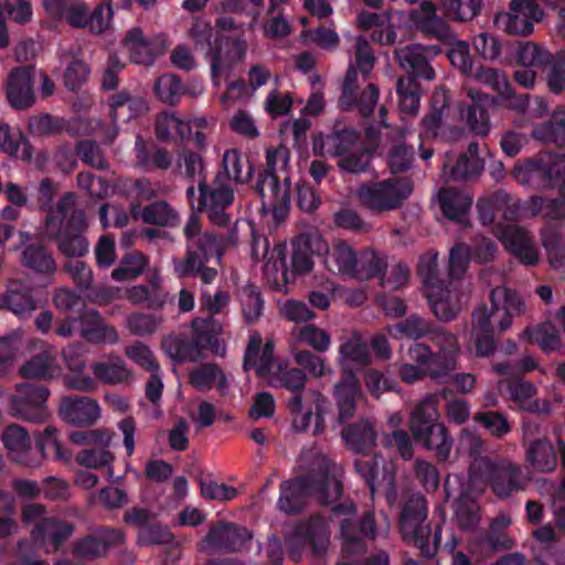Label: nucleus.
I'll use <instances>...</instances> for the list:
<instances>
[{
    "label": "nucleus",
    "instance_id": "obj_57",
    "mask_svg": "<svg viewBox=\"0 0 565 565\" xmlns=\"http://www.w3.org/2000/svg\"><path fill=\"white\" fill-rule=\"evenodd\" d=\"M148 265V258L141 253L125 255L113 270L111 277L117 281L134 280L139 277Z\"/></svg>",
    "mask_w": 565,
    "mask_h": 565
},
{
    "label": "nucleus",
    "instance_id": "obj_43",
    "mask_svg": "<svg viewBox=\"0 0 565 565\" xmlns=\"http://www.w3.org/2000/svg\"><path fill=\"white\" fill-rule=\"evenodd\" d=\"M510 399L522 411L530 413H545L550 409V403H540L534 398L536 388L526 381L513 380L508 384Z\"/></svg>",
    "mask_w": 565,
    "mask_h": 565
},
{
    "label": "nucleus",
    "instance_id": "obj_30",
    "mask_svg": "<svg viewBox=\"0 0 565 565\" xmlns=\"http://www.w3.org/2000/svg\"><path fill=\"white\" fill-rule=\"evenodd\" d=\"M124 542V534L116 529H99L75 542L73 552L83 558H95L106 554L113 545Z\"/></svg>",
    "mask_w": 565,
    "mask_h": 565
},
{
    "label": "nucleus",
    "instance_id": "obj_24",
    "mask_svg": "<svg viewBox=\"0 0 565 565\" xmlns=\"http://www.w3.org/2000/svg\"><path fill=\"white\" fill-rule=\"evenodd\" d=\"M367 136L372 142L377 138L380 140L385 138L386 141L392 143L387 152V164L393 173L407 170L412 166L414 153L401 141L405 138L404 130L391 128L382 120L379 131L373 126L367 128Z\"/></svg>",
    "mask_w": 565,
    "mask_h": 565
},
{
    "label": "nucleus",
    "instance_id": "obj_20",
    "mask_svg": "<svg viewBox=\"0 0 565 565\" xmlns=\"http://www.w3.org/2000/svg\"><path fill=\"white\" fill-rule=\"evenodd\" d=\"M541 426L534 420L522 425L525 462L535 472H551L556 468L557 456L552 443L541 435Z\"/></svg>",
    "mask_w": 565,
    "mask_h": 565
},
{
    "label": "nucleus",
    "instance_id": "obj_50",
    "mask_svg": "<svg viewBox=\"0 0 565 565\" xmlns=\"http://www.w3.org/2000/svg\"><path fill=\"white\" fill-rule=\"evenodd\" d=\"M22 264L39 274L52 275L56 264L52 255L41 245H29L22 252Z\"/></svg>",
    "mask_w": 565,
    "mask_h": 565
},
{
    "label": "nucleus",
    "instance_id": "obj_33",
    "mask_svg": "<svg viewBox=\"0 0 565 565\" xmlns=\"http://www.w3.org/2000/svg\"><path fill=\"white\" fill-rule=\"evenodd\" d=\"M438 52L439 50L437 47L428 49L414 44L397 50L395 55L401 67L411 73L413 75L412 77H422L430 81L435 77V72L428 64L427 55L428 53L436 55Z\"/></svg>",
    "mask_w": 565,
    "mask_h": 565
},
{
    "label": "nucleus",
    "instance_id": "obj_54",
    "mask_svg": "<svg viewBox=\"0 0 565 565\" xmlns=\"http://www.w3.org/2000/svg\"><path fill=\"white\" fill-rule=\"evenodd\" d=\"M156 131L159 138H185L191 132L190 121L183 120L174 113H161L156 122Z\"/></svg>",
    "mask_w": 565,
    "mask_h": 565
},
{
    "label": "nucleus",
    "instance_id": "obj_22",
    "mask_svg": "<svg viewBox=\"0 0 565 565\" xmlns=\"http://www.w3.org/2000/svg\"><path fill=\"white\" fill-rule=\"evenodd\" d=\"M310 247L315 254L326 255L324 265L330 271L352 278L356 252L349 243L337 239L329 246L326 239L316 235L310 237Z\"/></svg>",
    "mask_w": 565,
    "mask_h": 565
},
{
    "label": "nucleus",
    "instance_id": "obj_28",
    "mask_svg": "<svg viewBox=\"0 0 565 565\" xmlns=\"http://www.w3.org/2000/svg\"><path fill=\"white\" fill-rule=\"evenodd\" d=\"M250 539V533L246 529L218 524L210 529L201 541L200 548L205 552H234L242 550Z\"/></svg>",
    "mask_w": 565,
    "mask_h": 565
},
{
    "label": "nucleus",
    "instance_id": "obj_47",
    "mask_svg": "<svg viewBox=\"0 0 565 565\" xmlns=\"http://www.w3.org/2000/svg\"><path fill=\"white\" fill-rule=\"evenodd\" d=\"M438 201L445 216L458 222H463L471 206L472 198L462 191L443 189L438 193Z\"/></svg>",
    "mask_w": 565,
    "mask_h": 565
},
{
    "label": "nucleus",
    "instance_id": "obj_51",
    "mask_svg": "<svg viewBox=\"0 0 565 565\" xmlns=\"http://www.w3.org/2000/svg\"><path fill=\"white\" fill-rule=\"evenodd\" d=\"M385 268V262L372 248H365L356 253V260L354 265V273L352 278L370 279L379 276Z\"/></svg>",
    "mask_w": 565,
    "mask_h": 565
},
{
    "label": "nucleus",
    "instance_id": "obj_16",
    "mask_svg": "<svg viewBox=\"0 0 565 565\" xmlns=\"http://www.w3.org/2000/svg\"><path fill=\"white\" fill-rule=\"evenodd\" d=\"M263 243L265 258L264 273L269 282L275 285H279L280 280L282 282H288L290 280V275L305 274L312 269L313 263L309 250L311 253L313 252L310 247V241L308 244H295L291 257V270H289L286 265V243H277L271 249L268 247L267 239H264Z\"/></svg>",
    "mask_w": 565,
    "mask_h": 565
},
{
    "label": "nucleus",
    "instance_id": "obj_45",
    "mask_svg": "<svg viewBox=\"0 0 565 565\" xmlns=\"http://www.w3.org/2000/svg\"><path fill=\"white\" fill-rule=\"evenodd\" d=\"M19 372L25 379H52L60 374L61 369L56 363L55 352L49 349L24 362Z\"/></svg>",
    "mask_w": 565,
    "mask_h": 565
},
{
    "label": "nucleus",
    "instance_id": "obj_15",
    "mask_svg": "<svg viewBox=\"0 0 565 565\" xmlns=\"http://www.w3.org/2000/svg\"><path fill=\"white\" fill-rule=\"evenodd\" d=\"M330 525L322 516H313L300 522L287 537L288 555L299 562L307 555L323 557L330 546Z\"/></svg>",
    "mask_w": 565,
    "mask_h": 565
},
{
    "label": "nucleus",
    "instance_id": "obj_23",
    "mask_svg": "<svg viewBox=\"0 0 565 565\" xmlns=\"http://www.w3.org/2000/svg\"><path fill=\"white\" fill-rule=\"evenodd\" d=\"M246 54L247 43L244 38L221 40L209 57L213 84L220 86V77L228 74L235 65L243 62Z\"/></svg>",
    "mask_w": 565,
    "mask_h": 565
},
{
    "label": "nucleus",
    "instance_id": "obj_44",
    "mask_svg": "<svg viewBox=\"0 0 565 565\" xmlns=\"http://www.w3.org/2000/svg\"><path fill=\"white\" fill-rule=\"evenodd\" d=\"M354 134L350 131H334L319 135L313 139V152L321 157H341L348 152L354 142Z\"/></svg>",
    "mask_w": 565,
    "mask_h": 565
},
{
    "label": "nucleus",
    "instance_id": "obj_19",
    "mask_svg": "<svg viewBox=\"0 0 565 565\" xmlns=\"http://www.w3.org/2000/svg\"><path fill=\"white\" fill-rule=\"evenodd\" d=\"M49 390L41 385L20 384L9 399V412L12 416L31 423H43L49 416Z\"/></svg>",
    "mask_w": 565,
    "mask_h": 565
},
{
    "label": "nucleus",
    "instance_id": "obj_29",
    "mask_svg": "<svg viewBox=\"0 0 565 565\" xmlns=\"http://www.w3.org/2000/svg\"><path fill=\"white\" fill-rule=\"evenodd\" d=\"M122 45L130 54L132 62L137 64H149L153 62L157 55L166 50L168 42L164 35L149 40L143 35L139 26H134L128 30Z\"/></svg>",
    "mask_w": 565,
    "mask_h": 565
},
{
    "label": "nucleus",
    "instance_id": "obj_62",
    "mask_svg": "<svg viewBox=\"0 0 565 565\" xmlns=\"http://www.w3.org/2000/svg\"><path fill=\"white\" fill-rule=\"evenodd\" d=\"M500 97L505 100L509 108L518 111L529 109L535 117H543L547 113V106L542 98H531L527 95H516L511 87L509 93L500 94Z\"/></svg>",
    "mask_w": 565,
    "mask_h": 565
},
{
    "label": "nucleus",
    "instance_id": "obj_58",
    "mask_svg": "<svg viewBox=\"0 0 565 565\" xmlns=\"http://www.w3.org/2000/svg\"><path fill=\"white\" fill-rule=\"evenodd\" d=\"M399 109L402 115L414 116L419 106L418 85L414 77L399 78L397 82Z\"/></svg>",
    "mask_w": 565,
    "mask_h": 565
},
{
    "label": "nucleus",
    "instance_id": "obj_55",
    "mask_svg": "<svg viewBox=\"0 0 565 565\" xmlns=\"http://www.w3.org/2000/svg\"><path fill=\"white\" fill-rule=\"evenodd\" d=\"M0 150L22 160H28L31 157L28 141L21 134L12 132L7 124H0Z\"/></svg>",
    "mask_w": 565,
    "mask_h": 565
},
{
    "label": "nucleus",
    "instance_id": "obj_52",
    "mask_svg": "<svg viewBox=\"0 0 565 565\" xmlns=\"http://www.w3.org/2000/svg\"><path fill=\"white\" fill-rule=\"evenodd\" d=\"M522 338L531 344H537L544 351H553L561 344L558 331L550 322L527 328Z\"/></svg>",
    "mask_w": 565,
    "mask_h": 565
},
{
    "label": "nucleus",
    "instance_id": "obj_34",
    "mask_svg": "<svg viewBox=\"0 0 565 565\" xmlns=\"http://www.w3.org/2000/svg\"><path fill=\"white\" fill-rule=\"evenodd\" d=\"M225 178L217 175L213 188L207 191L205 183L200 180V189L198 193L193 185L186 190L190 204L193 209L202 210V204L221 205L224 207L230 206L234 200V193L231 185L225 182Z\"/></svg>",
    "mask_w": 565,
    "mask_h": 565
},
{
    "label": "nucleus",
    "instance_id": "obj_42",
    "mask_svg": "<svg viewBox=\"0 0 565 565\" xmlns=\"http://www.w3.org/2000/svg\"><path fill=\"white\" fill-rule=\"evenodd\" d=\"M73 532V524L50 516L34 526L31 536L36 543H50L56 550Z\"/></svg>",
    "mask_w": 565,
    "mask_h": 565
},
{
    "label": "nucleus",
    "instance_id": "obj_9",
    "mask_svg": "<svg viewBox=\"0 0 565 565\" xmlns=\"http://www.w3.org/2000/svg\"><path fill=\"white\" fill-rule=\"evenodd\" d=\"M371 355L363 337L353 332L339 348L338 363L348 373L344 379L334 386V398L339 409V420L351 418L355 412V402L361 394L358 379L351 373L353 365L362 366L370 363Z\"/></svg>",
    "mask_w": 565,
    "mask_h": 565
},
{
    "label": "nucleus",
    "instance_id": "obj_8",
    "mask_svg": "<svg viewBox=\"0 0 565 565\" xmlns=\"http://www.w3.org/2000/svg\"><path fill=\"white\" fill-rule=\"evenodd\" d=\"M290 160V152L285 146L268 148L266 151L267 170L259 175L256 191L262 200V212L271 214L276 223L284 221L289 212V178L279 184L276 173L284 172Z\"/></svg>",
    "mask_w": 565,
    "mask_h": 565
},
{
    "label": "nucleus",
    "instance_id": "obj_14",
    "mask_svg": "<svg viewBox=\"0 0 565 565\" xmlns=\"http://www.w3.org/2000/svg\"><path fill=\"white\" fill-rule=\"evenodd\" d=\"M427 504L420 493H413L405 500L401 515L399 530L403 537L413 543L425 557H431L439 542V534H435L430 543V527L426 523Z\"/></svg>",
    "mask_w": 565,
    "mask_h": 565
},
{
    "label": "nucleus",
    "instance_id": "obj_41",
    "mask_svg": "<svg viewBox=\"0 0 565 565\" xmlns=\"http://www.w3.org/2000/svg\"><path fill=\"white\" fill-rule=\"evenodd\" d=\"M511 523L512 520L509 514H499L490 524L489 535L470 545V552L475 553L477 545L484 550L486 553L512 548L514 541L504 533Z\"/></svg>",
    "mask_w": 565,
    "mask_h": 565
},
{
    "label": "nucleus",
    "instance_id": "obj_21",
    "mask_svg": "<svg viewBox=\"0 0 565 565\" xmlns=\"http://www.w3.org/2000/svg\"><path fill=\"white\" fill-rule=\"evenodd\" d=\"M493 233L504 248L525 266H535L540 260V249L533 235L523 227L508 223L495 224Z\"/></svg>",
    "mask_w": 565,
    "mask_h": 565
},
{
    "label": "nucleus",
    "instance_id": "obj_39",
    "mask_svg": "<svg viewBox=\"0 0 565 565\" xmlns=\"http://www.w3.org/2000/svg\"><path fill=\"white\" fill-rule=\"evenodd\" d=\"M63 358L70 371L75 375L65 379V385L71 390L90 391L95 387V382L89 375H83L85 363L82 360L83 348L78 344H70L62 351Z\"/></svg>",
    "mask_w": 565,
    "mask_h": 565
},
{
    "label": "nucleus",
    "instance_id": "obj_35",
    "mask_svg": "<svg viewBox=\"0 0 565 565\" xmlns=\"http://www.w3.org/2000/svg\"><path fill=\"white\" fill-rule=\"evenodd\" d=\"M7 98L15 109L30 107L34 102L33 82L31 70L17 67L8 76Z\"/></svg>",
    "mask_w": 565,
    "mask_h": 565
},
{
    "label": "nucleus",
    "instance_id": "obj_5",
    "mask_svg": "<svg viewBox=\"0 0 565 565\" xmlns=\"http://www.w3.org/2000/svg\"><path fill=\"white\" fill-rule=\"evenodd\" d=\"M491 308H477L472 315L471 337L476 344V354L487 356L494 350L493 333L503 332L512 323V318L524 310V303L512 290L500 286L490 294Z\"/></svg>",
    "mask_w": 565,
    "mask_h": 565
},
{
    "label": "nucleus",
    "instance_id": "obj_49",
    "mask_svg": "<svg viewBox=\"0 0 565 565\" xmlns=\"http://www.w3.org/2000/svg\"><path fill=\"white\" fill-rule=\"evenodd\" d=\"M131 214L136 220L162 226L171 225L177 218L174 211L163 201L151 203L143 209L132 206Z\"/></svg>",
    "mask_w": 565,
    "mask_h": 565
},
{
    "label": "nucleus",
    "instance_id": "obj_37",
    "mask_svg": "<svg viewBox=\"0 0 565 565\" xmlns=\"http://www.w3.org/2000/svg\"><path fill=\"white\" fill-rule=\"evenodd\" d=\"M110 117L114 122H128L145 115L149 110L146 98L139 94L122 90L109 100Z\"/></svg>",
    "mask_w": 565,
    "mask_h": 565
},
{
    "label": "nucleus",
    "instance_id": "obj_64",
    "mask_svg": "<svg viewBox=\"0 0 565 565\" xmlns=\"http://www.w3.org/2000/svg\"><path fill=\"white\" fill-rule=\"evenodd\" d=\"M307 375L299 369H288L280 362V370L274 373L267 384L285 387L291 392H299L306 384Z\"/></svg>",
    "mask_w": 565,
    "mask_h": 565
},
{
    "label": "nucleus",
    "instance_id": "obj_32",
    "mask_svg": "<svg viewBox=\"0 0 565 565\" xmlns=\"http://www.w3.org/2000/svg\"><path fill=\"white\" fill-rule=\"evenodd\" d=\"M60 416L74 425H92L100 417V407L86 396H65L61 399Z\"/></svg>",
    "mask_w": 565,
    "mask_h": 565
},
{
    "label": "nucleus",
    "instance_id": "obj_1",
    "mask_svg": "<svg viewBox=\"0 0 565 565\" xmlns=\"http://www.w3.org/2000/svg\"><path fill=\"white\" fill-rule=\"evenodd\" d=\"M490 486L497 497L505 498L522 490L526 478L520 465L509 460L478 458L469 467L468 479L450 475L445 481V493L462 530L475 529L480 520L477 497Z\"/></svg>",
    "mask_w": 565,
    "mask_h": 565
},
{
    "label": "nucleus",
    "instance_id": "obj_61",
    "mask_svg": "<svg viewBox=\"0 0 565 565\" xmlns=\"http://www.w3.org/2000/svg\"><path fill=\"white\" fill-rule=\"evenodd\" d=\"M483 449L484 443L475 429L468 427L461 429L458 436L456 451L459 456L467 455L472 459L470 467L478 458H487L482 456Z\"/></svg>",
    "mask_w": 565,
    "mask_h": 565
},
{
    "label": "nucleus",
    "instance_id": "obj_12",
    "mask_svg": "<svg viewBox=\"0 0 565 565\" xmlns=\"http://www.w3.org/2000/svg\"><path fill=\"white\" fill-rule=\"evenodd\" d=\"M194 339L184 341L179 338H168L163 342L167 354L174 361H196L202 356V349H211L215 354L223 355L225 345L218 339L221 324L213 318L195 319L192 322Z\"/></svg>",
    "mask_w": 565,
    "mask_h": 565
},
{
    "label": "nucleus",
    "instance_id": "obj_18",
    "mask_svg": "<svg viewBox=\"0 0 565 565\" xmlns=\"http://www.w3.org/2000/svg\"><path fill=\"white\" fill-rule=\"evenodd\" d=\"M545 17L539 0H512L509 11L495 15L498 29L511 35L527 36L533 32L534 23Z\"/></svg>",
    "mask_w": 565,
    "mask_h": 565
},
{
    "label": "nucleus",
    "instance_id": "obj_11",
    "mask_svg": "<svg viewBox=\"0 0 565 565\" xmlns=\"http://www.w3.org/2000/svg\"><path fill=\"white\" fill-rule=\"evenodd\" d=\"M418 275L422 277L429 305L440 320H450L460 310V294L457 284L439 279L437 253L423 255L418 263Z\"/></svg>",
    "mask_w": 565,
    "mask_h": 565
},
{
    "label": "nucleus",
    "instance_id": "obj_4",
    "mask_svg": "<svg viewBox=\"0 0 565 565\" xmlns=\"http://www.w3.org/2000/svg\"><path fill=\"white\" fill-rule=\"evenodd\" d=\"M342 437L347 446L360 455L354 462L355 469L369 484L372 494L383 493L387 503L393 504L396 499L394 463L369 454L376 437L373 423L363 419L348 426L343 429Z\"/></svg>",
    "mask_w": 565,
    "mask_h": 565
},
{
    "label": "nucleus",
    "instance_id": "obj_13",
    "mask_svg": "<svg viewBox=\"0 0 565 565\" xmlns=\"http://www.w3.org/2000/svg\"><path fill=\"white\" fill-rule=\"evenodd\" d=\"M333 518L340 525L343 554L351 555L363 551L364 540H374L379 535L386 536L388 524L380 530L375 529L373 513L367 512L361 520L355 519V507L345 502L332 508Z\"/></svg>",
    "mask_w": 565,
    "mask_h": 565
},
{
    "label": "nucleus",
    "instance_id": "obj_31",
    "mask_svg": "<svg viewBox=\"0 0 565 565\" xmlns=\"http://www.w3.org/2000/svg\"><path fill=\"white\" fill-rule=\"evenodd\" d=\"M2 440L10 458L24 466L35 467L41 463L33 451L28 431L19 425H10L2 434Z\"/></svg>",
    "mask_w": 565,
    "mask_h": 565
},
{
    "label": "nucleus",
    "instance_id": "obj_38",
    "mask_svg": "<svg viewBox=\"0 0 565 565\" xmlns=\"http://www.w3.org/2000/svg\"><path fill=\"white\" fill-rule=\"evenodd\" d=\"M552 169L553 175L544 177L546 186L552 185L557 181H563L562 184V199L561 200H545L543 198H532L530 201L532 214H542L545 217L557 218L565 217V169L559 171L556 164H548Z\"/></svg>",
    "mask_w": 565,
    "mask_h": 565
},
{
    "label": "nucleus",
    "instance_id": "obj_59",
    "mask_svg": "<svg viewBox=\"0 0 565 565\" xmlns=\"http://www.w3.org/2000/svg\"><path fill=\"white\" fill-rule=\"evenodd\" d=\"M223 166L225 174L235 182L243 183L252 177V166L247 160H243L236 149L225 151L223 156Z\"/></svg>",
    "mask_w": 565,
    "mask_h": 565
},
{
    "label": "nucleus",
    "instance_id": "obj_60",
    "mask_svg": "<svg viewBox=\"0 0 565 565\" xmlns=\"http://www.w3.org/2000/svg\"><path fill=\"white\" fill-rule=\"evenodd\" d=\"M551 56L547 50L531 42L520 44L515 51V58L523 67L543 68Z\"/></svg>",
    "mask_w": 565,
    "mask_h": 565
},
{
    "label": "nucleus",
    "instance_id": "obj_36",
    "mask_svg": "<svg viewBox=\"0 0 565 565\" xmlns=\"http://www.w3.org/2000/svg\"><path fill=\"white\" fill-rule=\"evenodd\" d=\"M409 19L417 29L440 41H450L452 38L448 24L437 15L435 4L428 0L423 1L417 9L413 10Z\"/></svg>",
    "mask_w": 565,
    "mask_h": 565
},
{
    "label": "nucleus",
    "instance_id": "obj_63",
    "mask_svg": "<svg viewBox=\"0 0 565 565\" xmlns=\"http://www.w3.org/2000/svg\"><path fill=\"white\" fill-rule=\"evenodd\" d=\"M162 323L163 317L161 315L136 312L127 318L128 330L137 337L153 334Z\"/></svg>",
    "mask_w": 565,
    "mask_h": 565
},
{
    "label": "nucleus",
    "instance_id": "obj_40",
    "mask_svg": "<svg viewBox=\"0 0 565 565\" xmlns=\"http://www.w3.org/2000/svg\"><path fill=\"white\" fill-rule=\"evenodd\" d=\"M0 307L10 310L19 318H28L35 311L36 303L23 282L12 281L7 292L0 298Z\"/></svg>",
    "mask_w": 565,
    "mask_h": 565
},
{
    "label": "nucleus",
    "instance_id": "obj_46",
    "mask_svg": "<svg viewBox=\"0 0 565 565\" xmlns=\"http://www.w3.org/2000/svg\"><path fill=\"white\" fill-rule=\"evenodd\" d=\"M468 96L471 98L473 104L467 109H459L460 117L467 121L469 128L479 136H487L490 131V120L482 107V103L487 99V96L472 89H468Z\"/></svg>",
    "mask_w": 565,
    "mask_h": 565
},
{
    "label": "nucleus",
    "instance_id": "obj_10",
    "mask_svg": "<svg viewBox=\"0 0 565 565\" xmlns=\"http://www.w3.org/2000/svg\"><path fill=\"white\" fill-rule=\"evenodd\" d=\"M438 403L436 394L426 395L411 413L409 430L417 443L445 461L450 456L454 440L445 424L439 422Z\"/></svg>",
    "mask_w": 565,
    "mask_h": 565
},
{
    "label": "nucleus",
    "instance_id": "obj_48",
    "mask_svg": "<svg viewBox=\"0 0 565 565\" xmlns=\"http://www.w3.org/2000/svg\"><path fill=\"white\" fill-rule=\"evenodd\" d=\"M191 384L199 391H210L216 387L218 392L225 393L227 390V380L223 371L215 364H205L190 374Z\"/></svg>",
    "mask_w": 565,
    "mask_h": 565
},
{
    "label": "nucleus",
    "instance_id": "obj_7",
    "mask_svg": "<svg viewBox=\"0 0 565 565\" xmlns=\"http://www.w3.org/2000/svg\"><path fill=\"white\" fill-rule=\"evenodd\" d=\"M434 340L439 348L437 354H433L422 343L409 348L408 358L412 362L401 366V377L404 382L413 383L427 375L440 380L456 367V355L459 348L455 335L439 331L435 334Z\"/></svg>",
    "mask_w": 565,
    "mask_h": 565
},
{
    "label": "nucleus",
    "instance_id": "obj_56",
    "mask_svg": "<svg viewBox=\"0 0 565 565\" xmlns=\"http://www.w3.org/2000/svg\"><path fill=\"white\" fill-rule=\"evenodd\" d=\"M291 335L295 341L305 343L319 352L329 350L331 345L330 335L324 330L317 328L313 324L295 327L291 330Z\"/></svg>",
    "mask_w": 565,
    "mask_h": 565
},
{
    "label": "nucleus",
    "instance_id": "obj_26",
    "mask_svg": "<svg viewBox=\"0 0 565 565\" xmlns=\"http://www.w3.org/2000/svg\"><path fill=\"white\" fill-rule=\"evenodd\" d=\"M478 212L480 221L483 225L493 224L498 212H502L503 218L507 222L513 221L521 216H530L532 214V206H521L519 201L512 200L504 192H497L490 198L482 199L478 202Z\"/></svg>",
    "mask_w": 565,
    "mask_h": 565
},
{
    "label": "nucleus",
    "instance_id": "obj_3",
    "mask_svg": "<svg viewBox=\"0 0 565 565\" xmlns=\"http://www.w3.org/2000/svg\"><path fill=\"white\" fill-rule=\"evenodd\" d=\"M184 235L186 255L184 259H172L175 275L184 278L200 274L204 282L213 281L216 270L204 266L213 257L220 262L223 253L236 245V226L227 230L226 233L202 232L198 215L192 213L184 226Z\"/></svg>",
    "mask_w": 565,
    "mask_h": 565
},
{
    "label": "nucleus",
    "instance_id": "obj_27",
    "mask_svg": "<svg viewBox=\"0 0 565 565\" xmlns=\"http://www.w3.org/2000/svg\"><path fill=\"white\" fill-rule=\"evenodd\" d=\"M548 164H556L559 171L565 169V154L546 153L535 160L515 164L512 175L523 185L546 186L544 177L553 175Z\"/></svg>",
    "mask_w": 565,
    "mask_h": 565
},
{
    "label": "nucleus",
    "instance_id": "obj_2",
    "mask_svg": "<svg viewBox=\"0 0 565 565\" xmlns=\"http://www.w3.org/2000/svg\"><path fill=\"white\" fill-rule=\"evenodd\" d=\"M299 467L307 472L295 480L280 486L278 508L285 513H296L309 495L321 504H332L341 497V468L331 463L319 449L312 447L301 452Z\"/></svg>",
    "mask_w": 565,
    "mask_h": 565
},
{
    "label": "nucleus",
    "instance_id": "obj_53",
    "mask_svg": "<svg viewBox=\"0 0 565 565\" xmlns=\"http://www.w3.org/2000/svg\"><path fill=\"white\" fill-rule=\"evenodd\" d=\"M95 377L106 384H119L130 379L131 373L119 358L97 362L92 367Z\"/></svg>",
    "mask_w": 565,
    "mask_h": 565
},
{
    "label": "nucleus",
    "instance_id": "obj_17",
    "mask_svg": "<svg viewBox=\"0 0 565 565\" xmlns=\"http://www.w3.org/2000/svg\"><path fill=\"white\" fill-rule=\"evenodd\" d=\"M412 191L413 184L409 180L392 178L361 184L356 190V196L366 209L384 212L397 209Z\"/></svg>",
    "mask_w": 565,
    "mask_h": 565
},
{
    "label": "nucleus",
    "instance_id": "obj_6",
    "mask_svg": "<svg viewBox=\"0 0 565 565\" xmlns=\"http://www.w3.org/2000/svg\"><path fill=\"white\" fill-rule=\"evenodd\" d=\"M87 227L85 215L75 209V196L66 193L56 206L47 210L45 234L58 237V249L70 258H79L88 252V243L82 233Z\"/></svg>",
    "mask_w": 565,
    "mask_h": 565
},
{
    "label": "nucleus",
    "instance_id": "obj_25",
    "mask_svg": "<svg viewBox=\"0 0 565 565\" xmlns=\"http://www.w3.org/2000/svg\"><path fill=\"white\" fill-rule=\"evenodd\" d=\"M244 369L255 370L257 376L267 383L274 373L280 370V361L274 356V342L268 340L263 344L258 333L250 334L244 358Z\"/></svg>",
    "mask_w": 565,
    "mask_h": 565
}]
</instances>
